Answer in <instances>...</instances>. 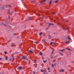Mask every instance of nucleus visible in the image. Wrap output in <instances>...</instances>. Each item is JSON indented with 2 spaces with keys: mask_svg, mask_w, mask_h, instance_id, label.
Masks as SVG:
<instances>
[{
  "mask_svg": "<svg viewBox=\"0 0 74 74\" xmlns=\"http://www.w3.org/2000/svg\"><path fill=\"white\" fill-rule=\"evenodd\" d=\"M34 43H37V41H36V42H34Z\"/></svg>",
  "mask_w": 74,
  "mask_h": 74,
  "instance_id": "nucleus-22",
  "label": "nucleus"
},
{
  "mask_svg": "<svg viewBox=\"0 0 74 74\" xmlns=\"http://www.w3.org/2000/svg\"><path fill=\"white\" fill-rule=\"evenodd\" d=\"M66 49H68V50H70V49H67V48H66Z\"/></svg>",
  "mask_w": 74,
  "mask_h": 74,
  "instance_id": "nucleus-24",
  "label": "nucleus"
},
{
  "mask_svg": "<svg viewBox=\"0 0 74 74\" xmlns=\"http://www.w3.org/2000/svg\"><path fill=\"white\" fill-rule=\"evenodd\" d=\"M35 73H36V72H35L34 71L33 72V74H35Z\"/></svg>",
  "mask_w": 74,
  "mask_h": 74,
  "instance_id": "nucleus-27",
  "label": "nucleus"
},
{
  "mask_svg": "<svg viewBox=\"0 0 74 74\" xmlns=\"http://www.w3.org/2000/svg\"><path fill=\"white\" fill-rule=\"evenodd\" d=\"M58 1H55L56 3H58Z\"/></svg>",
  "mask_w": 74,
  "mask_h": 74,
  "instance_id": "nucleus-16",
  "label": "nucleus"
},
{
  "mask_svg": "<svg viewBox=\"0 0 74 74\" xmlns=\"http://www.w3.org/2000/svg\"><path fill=\"white\" fill-rule=\"evenodd\" d=\"M4 53H5V54H7V52H6L5 51Z\"/></svg>",
  "mask_w": 74,
  "mask_h": 74,
  "instance_id": "nucleus-21",
  "label": "nucleus"
},
{
  "mask_svg": "<svg viewBox=\"0 0 74 74\" xmlns=\"http://www.w3.org/2000/svg\"><path fill=\"white\" fill-rule=\"evenodd\" d=\"M45 1H46V0H43L41 1V3H44L45 2Z\"/></svg>",
  "mask_w": 74,
  "mask_h": 74,
  "instance_id": "nucleus-2",
  "label": "nucleus"
},
{
  "mask_svg": "<svg viewBox=\"0 0 74 74\" xmlns=\"http://www.w3.org/2000/svg\"><path fill=\"white\" fill-rule=\"evenodd\" d=\"M65 44H69V41H66L65 42Z\"/></svg>",
  "mask_w": 74,
  "mask_h": 74,
  "instance_id": "nucleus-4",
  "label": "nucleus"
},
{
  "mask_svg": "<svg viewBox=\"0 0 74 74\" xmlns=\"http://www.w3.org/2000/svg\"><path fill=\"white\" fill-rule=\"evenodd\" d=\"M42 34V33L41 32L40 34H39V35L40 36H41Z\"/></svg>",
  "mask_w": 74,
  "mask_h": 74,
  "instance_id": "nucleus-6",
  "label": "nucleus"
},
{
  "mask_svg": "<svg viewBox=\"0 0 74 74\" xmlns=\"http://www.w3.org/2000/svg\"><path fill=\"white\" fill-rule=\"evenodd\" d=\"M40 19H41V18H42L40 17Z\"/></svg>",
  "mask_w": 74,
  "mask_h": 74,
  "instance_id": "nucleus-32",
  "label": "nucleus"
},
{
  "mask_svg": "<svg viewBox=\"0 0 74 74\" xmlns=\"http://www.w3.org/2000/svg\"><path fill=\"white\" fill-rule=\"evenodd\" d=\"M53 0H51L50 1H52Z\"/></svg>",
  "mask_w": 74,
  "mask_h": 74,
  "instance_id": "nucleus-31",
  "label": "nucleus"
},
{
  "mask_svg": "<svg viewBox=\"0 0 74 74\" xmlns=\"http://www.w3.org/2000/svg\"><path fill=\"white\" fill-rule=\"evenodd\" d=\"M51 66L53 68L54 67V65H53V64H52L51 65Z\"/></svg>",
  "mask_w": 74,
  "mask_h": 74,
  "instance_id": "nucleus-13",
  "label": "nucleus"
},
{
  "mask_svg": "<svg viewBox=\"0 0 74 74\" xmlns=\"http://www.w3.org/2000/svg\"><path fill=\"white\" fill-rule=\"evenodd\" d=\"M53 52H52V53H53Z\"/></svg>",
  "mask_w": 74,
  "mask_h": 74,
  "instance_id": "nucleus-29",
  "label": "nucleus"
},
{
  "mask_svg": "<svg viewBox=\"0 0 74 74\" xmlns=\"http://www.w3.org/2000/svg\"><path fill=\"white\" fill-rule=\"evenodd\" d=\"M64 49H63L61 50H60V51H61V52H63V51H64Z\"/></svg>",
  "mask_w": 74,
  "mask_h": 74,
  "instance_id": "nucleus-14",
  "label": "nucleus"
},
{
  "mask_svg": "<svg viewBox=\"0 0 74 74\" xmlns=\"http://www.w3.org/2000/svg\"><path fill=\"white\" fill-rule=\"evenodd\" d=\"M28 52L29 53H32V51L31 50H29V51H28Z\"/></svg>",
  "mask_w": 74,
  "mask_h": 74,
  "instance_id": "nucleus-5",
  "label": "nucleus"
},
{
  "mask_svg": "<svg viewBox=\"0 0 74 74\" xmlns=\"http://www.w3.org/2000/svg\"><path fill=\"white\" fill-rule=\"evenodd\" d=\"M42 41L43 42H45V40H44V39Z\"/></svg>",
  "mask_w": 74,
  "mask_h": 74,
  "instance_id": "nucleus-20",
  "label": "nucleus"
},
{
  "mask_svg": "<svg viewBox=\"0 0 74 74\" xmlns=\"http://www.w3.org/2000/svg\"><path fill=\"white\" fill-rule=\"evenodd\" d=\"M52 14H53L55 15V13L53 12V13Z\"/></svg>",
  "mask_w": 74,
  "mask_h": 74,
  "instance_id": "nucleus-23",
  "label": "nucleus"
},
{
  "mask_svg": "<svg viewBox=\"0 0 74 74\" xmlns=\"http://www.w3.org/2000/svg\"><path fill=\"white\" fill-rule=\"evenodd\" d=\"M61 71H62V72H64V71L63 70H62L61 71H60V72H61Z\"/></svg>",
  "mask_w": 74,
  "mask_h": 74,
  "instance_id": "nucleus-9",
  "label": "nucleus"
},
{
  "mask_svg": "<svg viewBox=\"0 0 74 74\" xmlns=\"http://www.w3.org/2000/svg\"><path fill=\"white\" fill-rule=\"evenodd\" d=\"M47 62V60H45V61H43V62L44 63H45V62Z\"/></svg>",
  "mask_w": 74,
  "mask_h": 74,
  "instance_id": "nucleus-17",
  "label": "nucleus"
},
{
  "mask_svg": "<svg viewBox=\"0 0 74 74\" xmlns=\"http://www.w3.org/2000/svg\"><path fill=\"white\" fill-rule=\"evenodd\" d=\"M22 59H25L26 60V59H27V58H26V57H23V58H22Z\"/></svg>",
  "mask_w": 74,
  "mask_h": 74,
  "instance_id": "nucleus-3",
  "label": "nucleus"
},
{
  "mask_svg": "<svg viewBox=\"0 0 74 74\" xmlns=\"http://www.w3.org/2000/svg\"><path fill=\"white\" fill-rule=\"evenodd\" d=\"M51 3H52V1H50L49 2V5H50V4H51Z\"/></svg>",
  "mask_w": 74,
  "mask_h": 74,
  "instance_id": "nucleus-11",
  "label": "nucleus"
},
{
  "mask_svg": "<svg viewBox=\"0 0 74 74\" xmlns=\"http://www.w3.org/2000/svg\"><path fill=\"white\" fill-rule=\"evenodd\" d=\"M48 70H50V69H49V68H48Z\"/></svg>",
  "mask_w": 74,
  "mask_h": 74,
  "instance_id": "nucleus-26",
  "label": "nucleus"
},
{
  "mask_svg": "<svg viewBox=\"0 0 74 74\" xmlns=\"http://www.w3.org/2000/svg\"><path fill=\"white\" fill-rule=\"evenodd\" d=\"M40 55H42V53H41V52H40Z\"/></svg>",
  "mask_w": 74,
  "mask_h": 74,
  "instance_id": "nucleus-8",
  "label": "nucleus"
},
{
  "mask_svg": "<svg viewBox=\"0 0 74 74\" xmlns=\"http://www.w3.org/2000/svg\"><path fill=\"white\" fill-rule=\"evenodd\" d=\"M20 58V57H18V58Z\"/></svg>",
  "mask_w": 74,
  "mask_h": 74,
  "instance_id": "nucleus-33",
  "label": "nucleus"
},
{
  "mask_svg": "<svg viewBox=\"0 0 74 74\" xmlns=\"http://www.w3.org/2000/svg\"><path fill=\"white\" fill-rule=\"evenodd\" d=\"M22 69V67H19L18 68V70H21V69Z\"/></svg>",
  "mask_w": 74,
  "mask_h": 74,
  "instance_id": "nucleus-1",
  "label": "nucleus"
},
{
  "mask_svg": "<svg viewBox=\"0 0 74 74\" xmlns=\"http://www.w3.org/2000/svg\"><path fill=\"white\" fill-rule=\"evenodd\" d=\"M59 54H60V55H61L62 56L63 55V54L62 53H59Z\"/></svg>",
  "mask_w": 74,
  "mask_h": 74,
  "instance_id": "nucleus-12",
  "label": "nucleus"
},
{
  "mask_svg": "<svg viewBox=\"0 0 74 74\" xmlns=\"http://www.w3.org/2000/svg\"><path fill=\"white\" fill-rule=\"evenodd\" d=\"M68 30H69V28L68 29Z\"/></svg>",
  "mask_w": 74,
  "mask_h": 74,
  "instance_id": "nucleus-34",
  "label": "nucleus"
},
{
  "mask_svg": "<svg viewBox=\"0 0 74 74\" xmlns=\"http://www.w3.org/2000/svg\"><path fill=\"white\" fill-rule=\"evenodd\" d=\"M1 59H2V58H0V60H1Z\"/></svg>",
  "mask_w": 74,
  "mask_h": 74,
  "instance_id": "nucleus-28",
  "label": "nucleus"
},
{
  "mask_svg": "<svg viewBox=\"0 0 74 74\" xmlns=\"http://www.w3.org/2000/svg\"><path fill=\"white\" fill-rule=\"evenodd\" d=\"M12 12H11V13H10V14H11V15H12Z\"/></svg>",
  "mask_w": 74,
  "mask_h": 74,
  "instance_id": "nucleus-25",
  "label": "nucleus"
},
{
  "mask_svg": "<svg viewBox=\"0 0 74 74\" xmlns=\"http://www.w3.org/2000/svg\"><path fill=\"white\" fill-rule=\"evenodd\" d=\"M53 25V24L50 23L49 25V26H50V25Z\"/></svg>",
  "mask_w": 74,
  "mask_h": 74,
  "instance_id": "nucleus-7",
  "label": "nucleus"
},
{
  "mask_svg": "<svg viewBox=\"0 0 74 74\" xmlns=\"http://www.w3.org/2000/svg\"><path fill=\"white\" fill-rule=\"evenodd\" d=\"M29 20H30V19H29Z\"/></svg>",
  "mask_w": 74,
  "mask_h": 74,
  "instance_id": "nucleus-35",
  "label": "nucleus"
},
{
  "mask_svg": "<svg viewBox=\"0 0 74 74\" xmlns=\"http://www.w3.org/2000/svg\"><path fill=\"white\" fill-rule=\"evenodd\" d=\"M68 38L69 40H70V38H69V36H68Z\"/></svg>",
  "mask_w": 74,
  "mask_h": 74,
  "instance_id": "nucleus-19",
  "label": "nucleus"
},
{
  "mask_svg": "<svg viewBox=\"0 0 74 74\" xmlns=\"http://www.w3.org/2000/svg\"><path fill=\"white\" fill-rule=\"evenodd\" d=\"M52 44H53V42H51L50 43V45H52Z\"/></svg>",
  "mask_w": 74,
  "mask_h": 74,
  "instance_id": "nucleus-18",
  "label": "nucleus"
},
{
  "mask_svg": "<svg viewBox=\"0 0 74 74\" xmlns=\"http://www.w3.org/2000/svg\"><path fill=\"white\" fill-rule=\"evenodd\" d=\"M7 58H8V57H7V56H6L5 57V60H7Z\"/></svg>",
  "mask_w": 74,
  "mask_h": 74,
  "instance_id": "nucleus-15",
  "label": "nucleus"
},
{
  "mask_svg": "<svg viewBox=\"0 0 74 74\" xmlns=\"http://www.w3.org/2000/svg\"><path fill=\"white\" fill-rule=\"evenodd\" d=\"M49 73H50V71H49Z\"/></svg>",
  "mask_w": 74,
  "mask_h": 74,
  "instance_id": "nucleus-30",
  "label": "nucleus"
},
{
  "mask_svg": "<svg viewBox=\"0 0 74 74\" xmlns=\"http://www.w3.org/2000/svg\"><path fill=\"white\" fill-rule=\"evenodd\" d=\"M41 72H44V70L41 69Z\"/></svg>",
  "mask_w": 74,
  "mask_h": 74,
  "instance_id": "nucleus-10",
  "label": "nucleus"
}]
</instances>
